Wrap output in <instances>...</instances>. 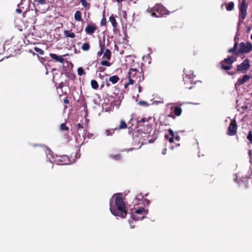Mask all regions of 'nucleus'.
I'll return each instance as SVG.
<instances>
[{"label": "nucleus", "mask_w": 252, "mask_h": 252, "mask_svg": "<svg viewBox=\"0 0 252 252\" xmlns=\"http://www.w3.org/2000/svg\"><path fill=\"white\" fill-rule=\"evenodd\" d=\"M121 195V193H118L113 196V197H115V202L113 204L112 200H110V211L114 216L120 217L121 218H125L127 215V211L126 204Z\"/></svg>", "instance_id": "obj_1"}, {"label": "nucleus", "mask_w": 252, "mask_h": 252, "mask_svg": "<svg viewBox=\"0 0 252 252\" xmlns=\"http://www.w3.org/2000/svg\"><path fill=\"white\" fill-rule=\"evenodd\" d=\"M129 81L126 84L125 87L126 88L128 85L133 84L136 82H140L144 80V75L142 72H140L136 69L130 68L128 71Z\"/></svg>", "instance_id": "obj_2"}, {"label": "nucleus", "mask_w": 252, "mask_h": 252, "mask_svg": "<svg viewBox=\"0 0 252 252\" xmlns=\"http://www.w3.org/2000/svg\"><path fill=\"white\" fill-rule=\"evenodd\" d=\"M149 12L151 13L152 16H155L157 18L162 17L166 12L165 7L161 4H157L153 8L150 10L148 9Z\"/></svg>", "instance_id": "obj_3"}, {"label": "nucleus", "mask_w": 252, "mask_h": 252, "mask_svg": "<svg viewBox=\"0 0 252 252\" xmlns=\"http://www.w3.org/2000/svg\"><path fill=\"white\" fill-rule=\"evenodd\" d=\"M235 61V59L234 57L232 56L224 59L220 63L221 69L225 70H229L231 68L232 63H234Z\"/></svg>", "instance_id": "obj_4"}, {"label": "nucleus", "mask_w": 252, "mask_h": 252, "mask_svg": "<svg viewBox=\"0 0 252 252\" xmlns=\"http://www.w3.org/2000/svg\"><path fill=\"white\" fill-rule=\"evenodd\" d=\"M248 4L246 3V0H243L239 6L240 13H239V21H242L246 18L247 15V9Z\"/></svg>", "instance_id": "obj_5"}, {"label": "nucleus", "mask_w": 252, "mask_h": 252, "mask_svg": "<svg viewBox=\"0 0 252 252\" xmlns=\"http://www.w3.org/2000/svg\"><path fill=\"white\" fill-rule=\"evenodd\" d=\"M55 162L59 165H67L69 164L71 162L70 158L66 155L57 157Z\"/></svg>", "instance_id": "obj_6"}, {"label": "nucleus", "mask_w": 252, "mask_h": 252, "mask_svg": "<svg viewBox=\"0 0 252 252\" xmlns=\"http://www.w3.org/2000/svg\"><path fill=\"white\" fill-rule=\"evenodd\" d=\"M239 51L241 53H249L252 49V45L250 42H242L239 45Z\"/></svg>", "instance_id": "obj_7"}, {"label": "nucleus", "mask_w": 252, "mask_h": 252, "mask_svg": "<svg viewBox=\"0 0 252 252\" xmlns=\"http://www.w3.org/2000/svg\"><path fill=\"white\" fill-rule=\"evenodd\" d=\"M227 133L230 136L234 135L236 133V122L235 119L230 124Z\"/></svg>", "instance_id": "obj_8"}, {"label": "nucleus", "mask_w": 252, "mask_h": 252, "mask_svg": "<svg viewBox=\"0 0 252 252\" xmlns=\"http://www.w3.org/2000/svg\"><path fill=\"white\" fill-rule=\"evenodd\" d=\"M97 29V27L95 24H88L85 29V31L87 34L89 35H93L96 30Z\"/></svg>", "instance_id": "obj_9"}, {"label": "nucleus", "mask_w": 252, "mask_h": 252, "mask_svg": "<svg viewBox=\"0 0 252 252\" xmlns=\"http://www.w3.org/2000/svg\"><path fill=\"white\" fill-rule=\"evenodd\" d=\"M250 67V61L247 59L240 65H237V70L244 71L247 70Z\"/></svg>", "instance_id": "obj_10"}, {"label": "nucleus", "mask_w": 252, "mask_h": 252, "mask_svg": "<svg viewBox=\"0 0 252 252\" xmlns=\"http://www.w3.org/2000/svg\"><path fill=\"white\" fill-rule=\"evenodd\" d=\"M170 110L176 117L181 116L182 113V109L181 107L177 105L171 106Z\"/></svg>", "instance_id": "obj_11"}, {"label": "nucleus", "mask_w": 252, "mask_h": 252, "mask_svg": "<svg viewBox=\"0 0 252 252\" xmlns=\"http://www.w3.org/2000/svg\"><path fill=\"white\" fill-rule=\"evenodd\" d=\"M120 80L119 77L117 75H113L110 76L108 80H106V85L107 87H109L110 86V84L109 82H111L112 84H115L117 83Z\"/></svg>", "instance_id": "obj_12"}, {"label": "nucleus", "mask_w": 252, "mask_h": 252, "mask_svg": "<svg viewBox=\"0 0 252 252\" xmlns=\"http://www.w3.org/2000/svg\"><path fill=\"white\" fill-rule=\"evenodd\" d=\"M49 56L53 59L60 63H63L64 61V59L63 58V56H60L54 53H50Z\"/></svg>", "instance_id": "obj_13"}, {"label": "nucleus", "mask_w": 252, "mask_h": 252, "mask_svg": "<svg viewBox=\"0 0 252 252\" xmlns=\"http://www.w3.org/2000/svg\"><path fill=\"white\" fill-rule=\"evenodd\" d=\"M150 120H151V117H149V118L143 117L139 120H137V123L138 127L143 126L144 123H145L146 122H148V121H150Z\"/></svg>", "instance_id": "obj_14"}, {"label": "nucleus", "mask_w": 252, "mask_h": 252, "mask_svg": "<svg viewBox=\"0 0 252 252\" xmlns=\"http://www.w3.org/2000/svg\"><path fill=\"white\" fill-rule=\"evenodd\" d=\"M140 130L143 131H145L146 132H148L149 130H150L152 128V125H150L149 123V121H148V122H146L145 123H144L143 126H140Z\"/></svg>", "instance_id": "obj_15"}, {"label": "nucleus", "mask_w": 252, "mask_h": 252, "mask_svg": "<svg viewBox=\"0 0 252 252\" xmlns=\"http://www.w3.org/2000/svg\"><path fill=\"white\" fill-rule=\"evenodd\" d=\"M250 79V76L248 75H245L241 80L237 81V85H240L247 82Z\"/></svg>", "instance_id": "obj_16"}, {"label": "nucleus", "mask_w": 252, "mask_h": 252, "mask_svg": "<svg viewBox=\"0 0 252 252\" xmlns=\"http://www.w3.org/2000/svg\"><path fill=\"white\" fill-rule=\"evenodd\" d=\"M74 19L78 22L82 21V13L80 11H76L74 14Z\"/></svg>", "instance_id": "obj_17"}, {"label": "nucleus", "mask_w": 252, "mask_h": 252, "mask_svg": "<svg viewBox=\"0 0 252 252\" xmlns=\"http://www.w3.org/2000/svg\"><path fill=\"white\" fill-rule=\"evenodd\" d=\"M127 127V126L126 122L124 120H121L120 121V124L119 126L117 128L118 130H121L123 129H126Z\"/></svg>", "instance_id": "obj_18"}, {"label": "nucleus", "mask_w": 252, "mask_h": 252, "mask_svg": "<svg viewBox=\"0 0 252 252\" xmlns=\"http://www.w3.org/2000/svg\"><path fill=\"white\" fill-rule=\"evenodd\" d=\"M63 33L64 35L67 37L73 38L75 37V34L69 31L65 30L64 31Z\"/></svg>", "instance_id": "obj_19"}, {"label": "nucleus", "mask_w": 252, "mask_h": 252, "mask_svg": "<svg viewBox=\"0 0 252 252\" xmlns=\"http://www.w3.org/2000/svg\"><path fill=\"white\" fill-rule=\"evenodd\" d=\"M111 53L109 49H107L103 56V58H105L108 60H109L111 59Z\"/></svg>", "instance_id": "obj_20"}, {"label": "nucleus", "mask_w": 252, "mask_h": 252, "mask_svg": "<svg viewBox=\"0 0 252 252\" xmlns=\"http://www.w3.org/2000/svg\"><path fill=\"white\" fill-rule=\"evenodd\" d=\"M109 21L111 23L112 25L114 28L117 27V23L116 22L115 18L114 17L113 15L109 17Z\"/></svg>", "instance_id": "obj_21"}, {"label": "nucleus", "mask_w": 252, "mask_h": 252, "mask_svg": "<svg viewBox=\"0 0 252 252\" xmlns=\"http://www.w3.org/2000/svg\"><path fill=\"white\" fill-rule=\"evenodd\" d=\"M59 129L61 131H65L67 132V134H68V132L69 131V127L66 126L65 123H62L60 125Z\"/></svg>", "instance_id": "obj_22"}, {"label": "nucleus", "mask_w": 252, "mask_h": 252, "mask_svg": "<svg viewBox=\"0 0 252 252\" xmlns=\"http://www.w3.org/2000/svg\"><path fill=\"white\" fill-rule=\"evenodd\" d=\"M234 44L232 48L229 49L228 51L229 53H236V35L234 37Z\"/></svg>", "instance_id": "obj_23"}, {"label": "nucleus", "mask_w": 252, "mask_h": 252, "mask_svg": "<svg viewBox=\"0 0 252 252\" xmlns=\"http://www.w3.org/2000/svg\"><path fill=\"white\" fill-rule=\"evenodd\" d=\"M90 43L89 42H86L83 44L81 49L84 51H87L90 50Z\"/></svg>", "instance_id": "obj_24"}, {"label": "nucleus", "mask_w": 252, "mask_h": 252, "mask_svg": "<svg viewBox=\"0 0 252 252\" xmlns=\"http://www.w3.org/2000/svg\"><path fill=\"white\" fill-rule=\"evenodd\" d=\"M91 87L94 90H97L98 88V84L95 80H92L91 81Z\"/></svg>", "instance_id": "obj_25"}, {"label": "nucleus", "mask_w": 252, "mask_h": 252, "mask_svg": "<svg viewBox=\"0 0 252 252\" xmlns=\"http://www.w3.org/2000/svg\"><path fill=\"white\" fill-rule=\"evenodd\" d=\"M134 213L137 214H140L142 215H144L146 214V211L143 207L139 208L138 209L135 211Z\"/></svg>", "instance_id": "obj_26"}, {"label": "nucleus", "mask_w": 252, "mask_h": 252, "mask_svg": "<svg viewBox=\"0 0 252 252\" xmlns=\"http://www.w3.org/2000/svg\"><path fill=\"white\" fill-rule=\"evenodd\" d=\"M81 2L82 5L86 8L87 10H88L90 8L91 4L87 2L86 0H81Z\"/></svg>", "instance_id": "obj_27"}, {"label": "nucleus", "mask_w": 252, "mask_h": 252, "mask_svg": "<svg viewBox=\"0 0 252 252\" xmlns=\"http://www.w3.org/2000/svg\"><path fill=\"white\" fill-rule=\"evenodd\" d=\"M116 129L117 128L111 129H106L105 130V134L107 136H112Z\"/></svg>", "instance_id": "obj_28"}, {"label": "nucleus", "mask_w": 252, "mask_h": 252, "mask_svg": "<svg viewBox=\"0 0 252 252\" xmlns=\"http://www.w3.org/2000/svg\"><path fill=\"white\" fill-rule=\"evenodd\" d=\"M234 3L233 2H230L226 5V8L227 10L230 11L233 9Z\"/></svg>", "instance_id": "obj_29"}, {"label": "nucleus", "mask_w": 252, "mask_h": 252, "mask_svg": "<svg viewBox=\"0 0 252 252\" xmlns=\"http://www.w3.org/2000/svg\"><path fill=\"white\" fill-rule=\"evenodd\" d=\"M110 157L116 160H120L122 158V157L120 154L110 155Z\"/></svg>", "instance_id": "obj_30"}, {"label": "nucleus", "mask_w": 252, "mask_h": 252, "mask_svg": "<svg viewBox=\"0 0 252 252\" xmlns=\"http://www.w3.org/2000/svg\"><path fill=\"white\" fill-rule=\"evenodd\" d=\"M78 74L79 76H82L83 75H84L86 74V72H85L83 68L81 67H79L77 69Z\"/></svg>", "instance_id": "obj_31"}, {"label": "nucleus", "mask_w": 252, "mask_h": 252, "mask_svg": "<svg viewBox=\"0 0 252 252\" xmlns=\"http://www.w3.org/2000/svg\"><path fill=\"white\" fill-rule=\"evenodd\" d=\"M100 64L102 65L106 66H110L111 65V63L106 60H103V61H101Z\"/></svg>", "instance_id": "obj_32"}, {"label": "nucleus", "mask_w": 252, "mask_h": 252, "mask_svg": "<svg viewBox=\"0 0 252 252\" xmlns=\"http://www.w3.org/2000/svg\"><path fill=\"white\" fill-rule=\"evenodd\" d=\"M34 50L35 51H36L40 55H43L44 54V51L40 48H39L38 47H34Z\"/></svg>", "instance_id": "obj_33"}, {"label": "nucleus", "mask_w": 252, "mask_h": 252, "mask_svg": "<svg viewBox=\"0 0 252 252\" xmlns=\"http://www.w3.org/2000/svg\"><path fill=\"white\" fill-rule=\"evenodd\" d=\"M99 47L100 48V50H102V51L104 52V50L105 48L104 42H102L101 41H99Z\"/></svg>", "instance_id": "obj_34"}, {"label": "nucleus", "mask_w": 252, "mask_h": 252, "mask_svg": "<svg viewBox=\"0 0 252 252\" xmlns=\"http://www.w3.org/2000/svg\"><path fill=\"white\" fill-rule=\"evenodd\" d=\"M139 104L140 105H143L144 106H149V103L145 101H140L139 102Z\"/></svg>", "instance_id": "obj_35"}, {"label": "nucleus", "mask_w": 252, "mask_h": 252, "mask_svg": "<svg viewBox=\"0 0 252 252\" xmlns=\"http://www.w3.org/2000/svg\"><path fill=\"white\" fill-rule=\"evenodd\" d=\"M106 23H107L106 19L105 17H104V16H103V18H102V19L101 20V22H100L101 25V26L105 25L106 24Z\"/></svg>", "instance_id": "obj_36"}, {"label": "nucleus", "mask_w": 252, "mask_h": 252, "mask_svg": "<svg viewBox=\"0 0 252 252\" xmlns=\"http://www.w3.org/2000/svg\"><path fill=\"white\" fill-rule=\"evenodd\" d=\"M144 198V196L142 195V193H140L139 195L136 196L135 198V200H142Z\"/></svg>", "instance_id": "obj_37"}, {"label": "nucleus", "mask_w": 252, "mask_h": 252, "mask_svg": "<svg viewBox=\"0 0 252 252\" xmlns=\"http://www.w3.org/2000/svg\"><path fill=\"white\" fill-rule=\"evenodd\" d=\"M167 117H170V118H172L173 119H176V116L172 113L171 112L170 114H168L167 115Z\"/></svg>", "instance_id": "obj_38"}, {"label": "nucleus", "mask_w": 252, "mask_h": 252, "mask_svg": "<svg viewBox=\"0 0 252 252\" xmlns=\"http://www.w3.org/2000/svg\"><path fill=\"white\" fill-rule=\"evenodd\" d=\"M247 138L250 141V142L251 143H252V134L251 132H250L249 133V134H248V135L247 136Z\"/></svg>", "instance_id": "obj_39"}, {"label": "nucleus", "mask_w": 252, "mask_h": 252, "mask_svg": "<svg viewBox=\"0 0 252 252\" xmlns=\"http://www.w3.org/2000/svg\"><path fill=\"white\" fill-rule=\"evenodd\" d=\"M76 127L77 130H78L80 129H82L83 128V126L81 124H78L77 125H76Z\"/></svg>", "instance_id": "obj_40"}, {"label": "nucleus", "mask_w": 252, "mask_h": 252, "mask_svg": "<svg viewBox=\"0 0 252 252\" xmlns=\"http://www.w3.org/2000/svg\"><path fill=\"white\" fill-rule=\"evenodd\" d=\"M63 103H64V104H69V100H68V97H65L63 99Z\"/></svg>", "instance_id": "obj_41"}, {"label": "nucleus", "mask_w": 252, "mask_h": 252, "mask_svg": "<svg viewBox=\"0 0 252 252\" xmlns=\"http://www.w3.org/2000/svg\"><path fill=\"white\" fill-rule=\"evenodd\" d=\"M168 132L171 136H172V137L175 136L174 131L171 128H169L168 129Z\"/></svg>", "instance_id": "obj_42"}, {"label": "nucleus", "mask_w": 252, "mask_h": 252, "mask_svg": "<svg viewBox=\"0 0 252 252\" xmlns=\"http://www.w3.org/2000/svg\"><path fill=\"white\" fill-rule=\"evenodd\" d=\"M63 87V82H61L60 83H59V85H58V87L57 88V89H60L62 90V89Z\"/></svg>", "instance_id": "obj_43"}, {"label": "nucleus", "mask_w": 252, "mask_h": 252, "mask_svg": "<svg viewBox=\"0 0 252 252\" xmlns=\"http://www.w3.org/2000/svg\"><path fill=\"white\" fill-rule=\"evenodd\" d=\"M103 51L100 50L97 53V57H100L103 54Z\"/></svg>", "instance_id": "obj_44"}, {"label": "nucleus", "mask_w": 252, "mask_h": 252, "mask_svg": "<svg viewBox=\"0 0 252 252\" xmlns=\"http://www.w3.org/2000/svg\"><path fill=\"white\" fill-rule=\"evenodd\" d=\"M166 152H167V148H164L162 150V152H161L162 154L164 155H165L166 154Z\"/></svg>", "instance_id": "obj_45"}, {"label": "nucleus", "mask_w": 252, "mask_h": 252, "mask_svg": "<svg viewBox=\"0 0 252 252\" xmlns=\"http://www.w3.org/2000/svg\"><path fill=\"white\" fill-rule=\"evenodd\" d=\"M38 2L39 3L43 4L46 3V0H38Z\"/></svg>", "instance_id": "obj_46"}, {"label": "nucleus", "mask_w": 252, "mask_h": 252, "mask_svg": "<svg viewBox=\"0 0 252 252\" xmlns=\"http://www.w3.org/2000/svg\"><path fill=\"white\" fill-rule=\"evenodd\" d=\"M174 137L171 136L168 140L169 141L170 143H172L174 141Z\"/></svg>", "instance_id": "obj_47"}, {"label": "nucleus", "mask_w": 252, "mask_h": 252, "mask_svg": "<svg viewBox=\"0 0 252 252\" xmlns=\"http://www.w3.org/2000/svg\"><path fill=\"white\" fill-rule=\"evenodd\" d=\"M94 137V135L93 134H91V133H89L87 135V137L88 138H92V137Z\"/></svg>", "instance_id": "obj_48"}, {"label": "nucleus", "mask_w": 252, "mask_h": 252, "mask_svg": "<svg viewBox=\"0 0 252 252\" xmlns=\"http://www.w3.org/2000/svg\"><path fill=\"white\" fill-rule=\"evenodd\" d=\"M132 218L134 220H138V219L137 218H136V215H135L134 214L132 215Z\"/></svg>", "instance_id": "obj_49"}, {"label": "nucleus", "mask_w": 252, "mask_h": 252, "mask_svg": "<svg viewBox=\"0 0 252 252\" xmlns=\"http://www.w3.org/2000/svg\"><path fill=\"white\" fill-rule=\"evenodd\" d=\"M16 12H17L18 13H22V10L20 8H18L16 10Z\"/></svg>", "instance_id": "obj_50"}, {"label": "nucleus", "mask_w": 252, "mask_h": 252, "mask_svg": "<svg viewBox=\"0 0 252 252\" xmlns=\"http://www.w3.org/2000/svg\"><path fill=\"white\" fill-rule=\"evenodd\" d=\"M228 74H229V75H234L235 72H231V71H228L227 72Z\"/></svg>", "instance_id": "obj_51"}, {"label": "nucleus", "mask_w": 252, "mask_h": 252, "mask_svg": "<svg viewBox=\"0 0 252 252\" xmlns=\"http://www.w3.org/2000/svg\"><path fill=\"white\" fill-rule=\"evenodd\" d=\"M164 137H165V138L166 139H167V140H168V139H169V138H170V137H169V135H168V134H165V136H164Z\"/></svg>", "instance_id": "obj_52"}, {"label": "nucleus", "mask_w": 252, "mask_h": 252, "mask_svg": "<svg viewBox=\"0 0 252 252\" xmlns=\"http://www.w3.org/2000/svg\"><path fill=\"white\" fill-rule=\"evenodd\" d=\"M175 139L177 141H179L180 140V137L179 136H177L175 137Z\"/></svg>", "instance_id": "obj_53"}, {"label": "nucleus", "mask_w": 252, "mask_h": 252, "mask_svg": "<svg viewBox=\"0 0 252 252\" xmlns=\"http://www.w3.org/2000/svg\"><path fill=\"white\" fill-rule=\"evenodd\" d=\"M141 91H142V87L141 86H139V87H138V92L139 93H141Z\"/></svg>", "instance_id": "obj_54"}, {"label": "nucleus", "mask_w": 252, "mask_h": 252, "mask_svg": "<svg viewBox=\"0 0 252 252\" xmlns=\"http://www.w3.org/2000/svg\"><path fill=\"white\" fill-rule=\"evenodd\" d=\"M118 3H121L124 0H115Z\"/></svg>", "instance_id": "obj_55"}, {"label": "nucleus", "mask_w": 252, "mask_h": 252, "mask_svg": "<svg viewBox=\"0 0 252 252\" xmlns=\"http://www.w3.org/2000/svg\"><path fill=\"white\" fill-rule=\"evenodd\" d=\"M105 69V68H102V67H100V71H103Z\"/></svg>", "instance_id": "obj_56"}, {"label": "nucleus", "mask_w": 252, "mask_h": 252, "mask_svg": "<svg viewBox=\"0 0 252 252\" xmlns=\"http://www.w3.org/2000/svg\"><path fill=\"white\" fill-rule=\"evenodd\" d=\"M6 45L5 44H4V45H3V48H4V50L6 48Z\"/></svg>", "instance_id": "obj_57"}, {"label": "nucleus", "mask_w": 252, "mask_h": 252, "mask_svg": "<svg viewBox=\"0 0 252 252\" xmlns=\"http://www.w3.org/2000/svg\"><path fill=\"white\" fill-rule=\"evenodd\" d=\"M84 106L85 108H87V104L86 103H84Z\"/></svg>", "instance_id": "obj_58"}, {"label": "nucleus", "mask_w": 252, "mask_h": 252, "mask_svg": "<svg viewBox=\"0 0 252 252\" xmlns=\"http://www.w3.org/2000/svg\"><path fill=\"white\" fill-rule=\"evenodd\" d=\"M144 218V216H142V217H140V220H142Z\"/></svg>", "instance_id": "obj_59"}, {"label": "nucleus", "mask_w": 252, "mask_h": 252, "mask_svg": "<svg viewBox=\"0 0 252 252\" xmlns=\"http://www.w3.org/2000/svg\"><path fill=\"white\" fill-rule=\"evenodd\" d=\"M235 88L236 89V83L234 84Z\"/></svg>", "instance_id": "obj_60"}, {"label": "nucleus", "mask_w": 252, "mask_h": 252, "mask_svg": "<svg viewBox=\"0 0 252 252\" xmlns=\"http://www.w3.org/2000/svg\"><path fill=\"white\" fill-rule=\"evenodd\" d=\"M234 181L235 182H236V177L234 179Z\"/></svg>", "instance_id": "obj_61"}, {"label": "nucleus", "mask_w": 252, "mask_h": 252, "mask_svg": "<svg viewBox=\"0 0 252 252\" xmlns=\"http://www.w3.org/2000/svg\"><path fill=\"white\" fill-rule=\"evenodd\" d=\"M103 86H104V85H101V87L102 88V87H103Z\"/></svg>", "instance_id": "obj_62"}, {"label": "nucleus", "mask_w": 252, "mask_h": 252, "mask_svg": "<svg viewBox=\"0 0 252 252\" xmlns=\"http://www.w3.org/2000/svg\"><path fill=\"white\" fill-rule=\"evenodd\" d=\"M251 39L252 40V35L251 36Z\"/></svg>", "instance_id": "obj_63"}, {"label": "nucleus", "mask_w": 252, "mask_h": 252, "mask_svg": "<svg viewBox=\"0 0 252 252\" xmlns=\"http://www.w3.org/2000/svg\"><path fill=\"white\" fill-rule=\"evenodd\" d=\"M64 108H67V106H65Z\"/></svg>", "instance_id": "obj_64"}]
</instances>
